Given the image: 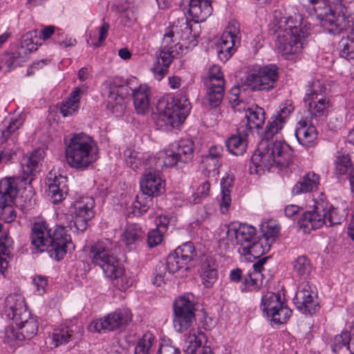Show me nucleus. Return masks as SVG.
I'll list each match as a JSON object with an SVG mask.
<instances>
[{"label":"nucleus","instance_id":"obj_1","mask_svg":"<svg viewBox=\"0 0 354 354\" xmlns=\"http://www.w3.org/2000/svg\"><path fill=\"white\" fill-rule=\"evenodd\" d=\"M272 17L274 31L277 34L276 47L285 59H289L303 48L310 34L309 28L304 25L300 16L286 17L282 9L275 10Z\"/></svg>","mask_w":354,"mask_h":354},{"label":"nucleus","instance_id":"obj_2","mask_svg":"<svg viewBox=\"0 0 354 354\" xmlns=\"http://www.w3.org/2000/svg\"><path fill=\"white\" fill-rule=\"evenodd\" d=\"M181 21L180 28L177 25H174L165 30L157 59L151 68L158 80H161L167 74L173 59L182 49L183 44L180 43V39L192 46L197 44L196 35H192V29L187 18L183 17Z\"/></svg>","mask_w":354,"mask_h":354},{"label":"nucleus","instance_id":"obj_3","mask_svg":"<svg viewBox=\"0 0 354 354\" xmlns=\"http://www.w3.org/2000/svg\"><path fill=\"white\" fill-rule=\"evenodd\" d=\"M30 239L32 252L47 251L52 259L58 261L63 259L67 248L72 244L64 223L52 232L46 221L35 222L32 227Z\"/></svg>","mask_w":354,"mask_h":354},{"label":"nucleus","instance_id":"obj_4","mask_svg":"<svg viewBox=\"0 0 354 354\" xmlns=\"http://www.w3.org/2000/svg\"><path fill=\"white\" fill-rule=\"evenodd\" d=\"M226 235L245 260L252 261L270 251V246L257 236L255 227L247 224H232Z\"/></svg>","mask_w":354,"mask_h":354},{"label":"nucleus","instance_id":"obj_5","mask_svg":"<svg viewBox=\"0 0 354 354\" xmlns=\"http://www.w3.org/2000/svg\"><path fill=\"white\" fill-rule=\"evenodd\" d=\"M292 151L285 142H261L258 153L251 158L250 172L259 174L261 171H270L272 167H287L292 161Z\"/></svg>","mask_w":354,"mask_h":354},{"label":"nucleus","instance_id":"obj_6","mask_svg":"<svg viewBox=\"0 0 354 354\" xmlns=\"http://www.w3.org/2000/svg\"><path fill=\"white\" fill-rule=\"evenodd\" d=\"M324 30L331 35H339L353 23V18L347 15L346 8L338 5L334 11L330 0H308Z\"/></svg>","mask_w":354,"mask_h":354},{"label":"nucleus","instance_id":"obj_7","mask_svg":"<svg viewBox=\"0 0 354 354\" xmlns=\"http://www.w3.org/2000/svg\"><path fill=\"white\" fill-rule=\"evenodd\" d=\"M66 158L73 168L82 170L88 167L97 158L95 142L85 133L75 134L66 148Z\"/></svg>","mask_w":354,"mask_h":354},{"label":"nucleus","instance_id":"obj_8","mask_svg":"<svg viewBox=\"0 0 354 354\" xmlns=\"http://www.w3.org/2000/svg\"><path fill=\"white\" fill-rule=\"evenodd\" d=\"M157 110L160 119L165 125L177 128L187 117L190 111V104L185 96L177 95L160 100Z\"/></svg>","mask_w":354,"mask_h":354},{"label":"nucleus","instance_id":"obj_9","mask_svg":"<svg viewBox=\"0 0 354 354\" xmlns=\"http://www.w3.org/2000/svg\"><path fill=\"white\" fill-rule=\"evenodd\" d=\"M194 144L189 140H180L171 144L167 149L158 153L160 167H181L189 162L194 157Z\"/></svg>","mask_w":354,"mask_h":354},{"label":"nucleus","instance_id":"obj_10","mask_svg":"<svg viewBox=\"0 0 354 354\" xmlns=\"http://www.w3.org/2000/svg\"><path fill=\"white\" fill-rule=\"evenodd\" d=\"M95 201L93 197L84 196L76 200L70 208V212L75 214L73 221L68 220L66 214L60 215L59 219H66V229L69 228L73 232H84L88 227V222L95 215L93 207Z\"/></svg>","mask_w":354,"mask_h":354},{"label":"nucleus","instance_id":"obj_11","mask_svg":"<svg viewBox=\"0 0 354 354\" xmlns=\"http://www.w3.org/2000/svg\"><path fill=\"white\" fill-rule=\"evenodd\" d=\"M89 258L92 263L100 266L106 277L120 274V270H116L118 259L112 252V243L109 239L94 243L90 248Z\"/></svg>","mask_w":354,"mask_h":354},{"label":"nucleus","instance_id":"obj_12","mask_svg":"<svg viewBox=\"0 0 354 354\" xmlns=\"http://www.w3.org/2000/svg\"><path fill=\"white\" fill-rule=\"evenodd\" d=\"M278 68L275 65H267L248 72L245 84L253 91H270L278 81Z\"/></svg>","mask_w":354,"mask_h":354},{"label":"nucleus","instance_id":"obj_13","mask_svg":"<svg viewBox=\"0 0 354 354\" xmlns=\"http://www.w3.org/2000/svg\"><path fill=\"white\" fill-rule=\"evenodd\" d=\"M308 93L304 97L306 106L312 118H321L328 115L329 101L322 94L326 88L319 81L308 82Z\"/></svg>","mask_w":354,"mask_h":354},{"label":"nucleus","instance_id":"obj_14","mask_svg":"<svg viewBox=\"0 0 354 354\" xmlns=\"http://www.w3.org/2000/svg\"><path fill=\"white\" fill-rule=\"evenodd\" d=\"M173 324L178 333L187 330L195 321L196 308L189 296L183 295L177 298L173 304Z\"/></svg>","mask_w":354,"mask_h":354},{"label":"nucleus","instance_id":"obj_15","mask_svg":"<svg viewBox=\"0 0 354 354\" xmlns=\"http://www.w3.org/2000/svg\"><path fill=\"white\" fill-rule=\"evenodd\" d=\"M132 314L128 308H119L106 316L93 321L88 325L91 332L106 333L127 326L131 322Z\"/></svg>","mask_w":354,"mask_h":354},{"label":"nucleus","instance_id":"obj_16","mask_svg":"<svg viewBox=\"0 0 354 354\" xmlns=\"http://www.w3.org/2000/svg\"><path fill=\"white\" fill-rule=\"evenodd\" d=\"M241 41L240 25L235 20L230 21L221 37L218 58L223 62L228 60L234 52V47Z\"/></svg>","mask_w":354,"mask_h":354},{"label":"nucleus","instance_id":"obj_17","mask_svg":"<svg viewBox=\"0 0 354 354\" xmlns=\"http://www.w3.org/2000/svg\"><path fill=\"white\" fill-rule=\"evenodd\" d=\"M124 84V80L118 77L109 79L104 83L109 89L107 107L117 116L121 115L126 109L122 91L127 88Z\"/></svg>","mask_w":354,"mask_h":354},{"label":"nucleus","instance_id":"obj_18","mask_svg":"<svg viewBox=\"0 0 354 354\" xmlns=\"http://www.w3.org/2000/svg\"><path fill=\"white\" fill-rule=\"evenodd\" d=\"M18 326L16 330L12 326H8L5 330V338L7 343L10 344L12 341H22L30 339L35 337L38 331V324L36 319L30 317L27 319H23L15 322Z\"/></svg>","mask_w":354,"mask_h":354},{"label":"nucleus","instance_id":"obj_19","mask_svg":"<svg viewBox=\"0 0 354 354\" xmlns=\"http://www.w3.org/2000/svg\"><path fill=\"white\" fill-rule=\"evenodd\" d=\"M151 162H155L156 167L145 169L143 177L140 183V187L141 192L148 196H157L162 194L165 189L164 181L159 176V169L163 167L159 166L158 159L153 158Z\"/></svg>","mask_w":354,"mask_h":354},{"label":"nucleus","instance_id":"obj_20","mask_svg":"<svg viewBox=\"0 0 354 354\" xmlns=\"http://www.w3.org/2000/svg\"><path fill=\"white\" fill-rule=\"evenodd\" d=\"M328 208V203L322 199L316 201L312 210L304 212L298 221L300 228L304 232H310L325 224V216L324 213Z\"/></svg>","mask_w":354,"mask_h":354},{"label":"nucleus","instance_id":"obj_21","mask_svg":"<svg viewBox=\"0 0 354 354\" xmlns=\"http://www.w3.org/2000/svg\"><path fill=\"white\" fill-rule=\"evenodd\" d=\"M293 301L297 308L304 314H314L319 308L313 288L308 281L301 283Z\"/></svg>","mask_w":354,"mask_h":354},{"label":"nucleus","instance_id":"obj_22","mask_svg":"<svg viewBox=\"0 0 354 354\" xmlns=\"http://www.w3.org/2000/svg\"><path fill=\"white\" fill-rule=\"evenodd\" d=\"M187 263L180 256L175 255L174 252L171 253L167 258L166 263L160 262L157 265L156 269V274L153 283L156 286H160L168 279V276L170 274L175 273L183 268L187 270V267L186 266Z\"/></svg>","mask_w":354,"mask_h":354},{"label":"nucleus","instance_id":"obj_23","mask_svg":"<svg viewBox=\"0 0 354 354\" xmlns=\"http://www.w3.org/2000/svg\"><path fill=\"white\" fill-rule=\"evenodd\" d=\"M5 313L8 317L15 322L27 319L30 316L24 297L18 294L9 295L5 301Z\"/></svg>","mask_w":354,"mask_h":354},{"label":"nucleus","instance_id":"obj_24","mask_svg":"<svg viewBox=\"0 0 354 354\" xmlns=\"http://www.w3.org/2000/svg\"><path fill=\"white\" fill-rule=\"evenodd\" d=\"M67 178L50 172L46 178L48 196L53 203L62 201L68 192Z\"/></svg>","mask_w":354,"mask_h":354},{"label":"nucleus","instance_id":"obj_25","mask_svg":"<svg viewBox=\"0 0 354 354\" xmlns=\"http://www.w3.org/2000/svg\"><path fill=\"white\" fill-rule=\"evenodd\" d=\"M44 151L38 148L30 153H26L21 160V166L24 175L20 177L21 181L25 184H30L39 162L44 158Z\"/></svg>","mask_w":354,"mask_h":354},{"label":"nucleus","instance_id":"obj_26","mask_svg":"<svg viewBox=\"0 0 354 354\" xmlns=\"http://www.w3.org/2000/svg\"><path fill=\"white\" fill-rule=\"evenodd\" d=\"M265 120L264 109L257 105H252L245 109L244 119L240 122L239 126L248 129L250 133L252 129H261L265 123Z\"/></svg>","mask_w":354,"mask_h":354},{"label":"nucleus","instance_id":"obj_27","mask_svg":"<svg viewBox=\"0 0 354 354\" xmlns=\"http://www.w3.org/2000/svg\"><path fill=\"white\" fill-rule=\"evenodd\" d=\"M248 129L238 127L236 134L232 135L225 141L228 151L235 156L243 155L247 149L248 137Z\"/></svg>","mask_w":354,"mask_h":354},{"label":"nucleus","instance_id":"obj_28","mask_svg":"<svg viewBox=\"0 0 354 354\" xmlns=\"http://www.w3.org/2000/svg\"><path fill=\"white\" fill-rule=\"evenodd\" d=\"M188 13L195 23L203 22L212 15L211 0H187Z\"/></svg>","mask_w":354,"mask_h":354},{"label":"nucleus","instance_id":"obj_29","mask_svg":"<svg viewBox=\"0 0 354 354\" xmlns=\"http://www.w3.org/2000/svg\"><path fill=\"white\" fill-rule=\"evenodd\" d=\"M203 83L207 88V99L212 107H217L222 102L225 92L224 79L218 81L203 80Z\"/></svg>","mask_w":354,"mask_h":354},{"label":"nucleus","instance_id":"obj_30","mask_svg":"<svg viewBox=\"0 0 354 354\" xmlns=\"http://www.w3.org/2000/svg\"><path fill=\"white\" fill-rule=\"evenodd\" d=\"M133 101L137 113L145 115L150 108L149 89L146 85H140L132 90Z\"/></svg>","mask_w":354,"mask_h":354},{"label":"nucleus","instance_id":"obj_31","mask_svg":"<svg viewBox=\"0 0 354 354\" xmlns=\"http://www.w3.org/2000/svg\"><path fill=\"white\" fill-rule=\"evenodd\" d=\"M17 194V183L13 178H6L0 180V208L13 205Z\"/></svg>","mask_w":354,"mask_h":354},{"label":"nucleus","instance_id":"obj_32","mask_svg":"<svg viewBox=\"0 0 354 354\" xmlns=\"http://www.w3.org/2000/svg\"><path fill=\"white\" fill-rule=\"evenodd\" d=\"M297 140L301 145L308 147L317 138V131L314 126H308L306 120H300L295 132Z\"/></svg>","mask_w":354,"mask_h":354},{"label":"nucleus","instance_id":"obj_33","mask_svg":"<svg viewBox=\"0 0 354 354\" xmlns=\"http://www.w3.org/2000/svg\"><path fill=\"white\" fill-rule=\"evenodd\" d=\"M319 184V176L315 172H308L294 185L292 193L301 194L313 192L317 189Z\"/></svg>","mask_w":354,"mask_h":354},{"label":"nucleus","instance_id":"obj_34","mask_svg":"<svg viewBox=\"0 0 354 354\" xmlns=\"http://www.w3.org/2000/svg\"><path fill=\"white\" fill-rule=\"evenodd\" d=\"M335 172L336 175H348L351 189L354 193V166H352L351 160L348 155H342L336 157Z\"/></svg>","mask_w":354,"mask_h":354},{"label":"nucleus","instance_id":"obj_35","mask_svg":"<svg viewBox=\"0 0 354 354\" xmlns=\"http://www.w3.org/2000/svg\"><path fill=\"white\" fill-rule=\"evenodd\" d=\"M76 327L73 326H62L53 330L50 339L51 345L56 348L62 344H66L73 339L75 335Z\"/></svg>","mask_w":354,"mask_h":354},{"label":"nucleus","instance_id":"obj_36","mask_svg":"<svg viewBox=\"0 0 354 354\" xmlns=\"http://www.w3.org/2000/svg\"><path fill=\"white\" fill-rule=\"evenodd\" d=\"M234 178L232 175L226 174L221 180V196L220 207L222 214H225L231 205V192L233 187Z\"/></svg>","mask_w":354,"mask_h":354},{"label":"nucleus","instance_id":"obj_37","mask_svg":"<svg viewBox=\"0 0 354 354\" xmlns=\"http://www.w3.org/2000/svg\"><path fill=\"white\" fill-rule=\"evenodd\" d=\"M144 232L141 227L136 223L127 225L122 234V241L130 250L142 241Z\"/></svg>","mask_w":354,"mask_h":354},{"label":"nucleus","instance_id":"obj_38","mask_svg":"<svg viewBox=\"0 0 354 354\" xmlns=\"http://www.w3.org/2000/svg\"><path fill=\"white\" fill-rule=\"evenodd\" d=\"M32 35V32H27L22 36L20 46L17 53L13 55L12 62H17V59H19V62H25L27 55L37 49L33 41Z\"/></svg>","mask_w":354,"mask_h":354},{"label":"nucleus","instance_id":"obj_39","mask_svg":"<svg viewBox=\"0 0 354 354\" xmlns=\"http://www.w3.org/2000/svg\"><path fill=\"white\" fill-rule=\"evenodd\" d=\"M203 336L202 333L196 335L194 330L189 331L187 337V342L189 344L187 348V354H212L210 347L201 346V337Z\"/></svg>","mask_w":354,"mask_h":354},{"label":"nucleus","instance_id":"obj_40","mask_svg":"<svg viewBox=\"0 0 354 354\" xmlns=\"http://www.w3.org/2000/svg\"><path fill=\"white\" fill-rule=\"evenodd\" d=\"M153 197L156 196H148L141 192V194L136 196V201L132 204L129 214H132L134 216H139L147 212L153 205Z\"/></svg>","mask_w":354,"mask_h":354},{"label":"nucleus","instance_id":"obj_41","mask_svg":"<svg viewBox=\"0 0 354 354\" xmlns=\"http://www.w3.org/2000/svg\"><path fill=\"white\" fill-rule=\"evenodd\" d=\"M80 90L77 88L69 97L62 102L60 106V113L64 117L71 115L79 106Z\"/></svg>","mask_w":354,"mask_h":354},{"label":"nucleus","instance_id":"obj_42","mask_svg":"<svg viewBox=\"0 0 354 354\" xmlns=\"http://www.w3.org/2000/svg\"><path fill=\"white\" fill-rule=\"evenodd\" d=\"M267 261L266 257L260 259L252 265L253 271L250 272L245 278V282L247 285L251 286H258L261 284L263 274L261 270L263 269V265Z\"/></svg>","mask_w":354,"mask_h":354},{"label":"nucleus","instance_id":"obj_43","mask_svg":"<svg viewBox=\"0 0 354 354\" xmlns=\"http://www.w3.org/2000/svg\"><path fill=\"white\" fill-rule=\"evenodd\" d=\"M261 304L263 312L268 317L277 308L281 307L283 302L281 301L279 295L268 292L262 297Z\"/></svg>","mask_w":354,"mask_h":354},{"label":"nucleus","instance_id":"obj_44","mask_svg":"<svg viewBox=\"0 0 354 354\" xmlns=\"http://www.w3.org/2000/svg\"><path fill=\"white\" fill-rule=\"evenodd\" d=\"M222 152L223 148L221 146H212L210 147L208 154L203 160L209 171L218 170L221 165L219 159L222 156Z\"/></svg>","mask_w":354,"mask_h":354},{"label":"nucleus","instance_id":"obj_45","mask_svg":"<svg viewBox=\"0 0 354 354\" xmlns=\"http://www.w3.org/2000/svg\"><path fill=\"white\" fill-rule=\"evenodd\" d=\"M293 270L297 276L306 279L312 271L310 260L304 255L299 256L292 261Z\"/></svg>","mask_w":354,"mask_h":354},{"label":"nucleus","instance_id":"obj_46","mask_svg":"<svg viewBox=\"0 0 354 354\" xmlns=\"http://www.w3.org/2000/svg\"><path fill=\"white\" fill-rule=\"evenodd\" d=\"M261 230L263 234V239H260V241H264L265 244L267 243L270 247L271 244L274 242L279 236V227L274 221H269L263 225Z\"/></svg>","mask_w":354,"mask_h":354},{"label":"nucleus","instance_id":"obj_47","mask_svg":"<svg viewBox=\"0 0 354 354\" xmlns=\"http://www.w3.org/2000/svg\"><path fill=\"white\" fill-rule=\"evenodd\" d=\"M324 213L326 214L325 225L328 226L339 225L345 219V214L342 211L334 208L328 203V208Z\"/></svg>","mask_w":354,"mask_h":354},{"label":"nucleus","instance_id":"obj_48","mask_svg":"<svg viewBox=\"0 0 354 354\" xmlns=\"http://www.w3.org/2000/svg\"><path fill=\"white\" fill-rule=\"evenodd\" d=\"M337 49L339 55L346 59H354V42L349 37H343L339 41Z\"/></svg>","mask_w":354,"mask_h":354},{"label":"nucleus","instance_id":"obj_49","mask_svg":"<svg viewBox=\"0 0 354 354\" xmlns=\"http://www.w3.org/2000/svg\"><path fill=\"white\" fill-rule=\"evenodd\" d=\"M175 255L180 256L185 261L189 263L197 256L195 248L192 242H187L178 247L174 252Z\"/></svg>","mask_w":354,"mask_h":354},{"label":"nucleus","instance_id":"obj_50","mask_svg":"<svg viewBox=\"0 0 354 354\" xmlns=\"http://www.w3.org/2000/svg\"><path fill=\"white\" fill-rule=\"evenodd\" d=\"M285 123L276 115L271 117L264 132V138L267 140L272 138L283 127Z\"/></svg>","mask_w":354,"mask_h":354},{"label":"nucleus","instance_id":"obj_51","mask_svg":"<svg viewBox=\"0 0 354 354\" xmlns=\"http://www.w3.org/2000/svg\"><path fill=\"white\" fill-rule=\"evenodd\" d=\"M127 165L133 169H138L142 165V153L132 149L124 151Z\"/></svg>","mask_w":354,"mask_h":354},{"label":"nucleus","instance_id":"obj_52","mask_svg":"<svg viewBox=\"0 0 354 354\" xmlns=\"http://www.w3.org/2000/svg\"><path fill=\"white\" fill-rule=\"evenodd\" d=\"M291 314L292 310L283 303L281 307L277 308L268 317L274 324H281L286 322Z\"/></svg>","mask_w":354,"mask_h":354},{"label":"nucleus","instance_id":"obj_53","mask_svg":"<svg viewBox=\"0 0 354 354\" xmlns=\"http://www.w3.org/2000/svg\"><path fill=\"white\" fill-rule=\"evenodd\" d=\"M154 339L155 337L151 333H145L136 346L134 354H149Z\"/></svg>","mask_w":354,"mask_h":354},{"label":"nucleus","instance_id":"obj_54","mask_svg":"<svg viewBox=\"0 0 354 354\" xmlns=\"http://www.w3.org/2000/svg\"><path fill=\"white\" fill-rule=\"evenodd\" d=\"M350 339L351 336L348 331H343L340 334L335 335L330 342V347L333 352L337 353L344 346H346L348 348Z\"/></svg>","mask_w":354,"mask_h":354},{"label":"nucleus","instance_id":"obj_55","mask_svg":"<svg viewBox=\"0 0 354 354\" xmlns=\"http://www.w3.org/2000/svg\"><path fill=\"white\" fill-rule=\"evenodd\" d=\"M120 270L122 272L120 274L115 273L113 277H108L109 278L114 280V285L118 288L120 290H126L132 285V280L128 278L124 274V270L118 264L117 269Z\"/></svg>","mask_w":354,"mask_h":354},{"label":"nucleus","instance_id":"obj_56","mask_svg":"<svg viewBox=\"0 0 354 354\" xmlns=\"http://www.w3.org/2000/svg\"><path fill=\"white\" fill-rule=\"evenodd\" d=\"M115 9L121 13V20L124 26H129L136 20L135 14L129 5H118L115 7Z\"/></svg>","mask_w":354,"mask_h":354},{"label":"nucleus","instance_id":"obj_57","mask_svg":"<svg viewBox=\"0 0 354 354\" xmlns=\"http://www.w3.org/2000/svg\"><path fill=\"white\" fill-rule=\"evenodd\" d=\"M21 125L22 122L21 119L15 118L11 120L8 124L5 127V129L1 130V143L6 142L10 136L15 133Z\"/></svg>","mask_w":354,"mask_h":354},{"label":"nucleus","instance_id":"obj_58","mask_svg":"<svg viewBox=\"0 0 354 354\" xmlns=\"http://www.w3.org/2000/svg\"><path fill=\"white\" fill-rule=\"evenodd\" d=\"M210 189V184L208 181H204L196 189L193 194V203H199L201 200L207 197L209 195Z\"/></svg>","mask_w":354,"mask_h":354},{"label":"nucleus","instance_id":"obj_59","mask_svg":"<svg viewBox=\"0 0 354 354\" xmlns=\"http://www.w3.org/2000/svg\"><path fill=\"white\" fill-rule=\"evenodd\" d=\"M163 233L160 230H151L147 234L148 246L152 248L160 244L163 240Z\"/></svg>","mask_w":354,"mask_h":354},{"label":"nucleus","instance_id":"obj_60","mask_svg":"<svg viewBox=\"0 0 354 354\" xmlns=\"http://www.w3.org/2000/svg\"><path fill=\"white\" fill-rule=\"evenodd\" d=\"M17 214L13 205L0 208V219L6 223H11L16 218Z\"/></svg>","mask_w":354,"mask_h":354},{"label":"nucleus","instance_id":"obj_61","mask_svg":"<svg viewBox=\"0 0 354 354\" xmlns=\"http://www.w3.org/2000/svg\"><path fill=\"white\" fill-rule=\"evenodd\" d=\"M294 109L292 102L287 100L280 105L279 110L275 115L286 122Z\"/></svg>","mask_w":354,"mask_h":354},{"label":"nucleus","instance_id":"obj_62","mask_svg":"<svg viewBox=\"0 0 354 354\" xmlns=\"http://www.w3.org/2000/svg\"><path fill=\"white\" fill-rule=\"evenodd\" d=\"M201 277L203 284L207 288H211L217 279V270L201 271Z\"/></svg>","mask_w":354,"mask_h":354},{"label":"nucleus","instance_id":"obj_63","mask_svg":"<svg viewBox=\"0 0 354 354\" xmlns=\"http://www.w3.org/2000/svg\"><path fill=\"white\" fill-rule=\"evenodd\" d=\"M12 240L8 234L3 233L0 237V255L9 256Z\"/></svg>","mask_w":354,"mask_h":354},{"label":"nucleus","instance_id":"obj_64","mask_svg":"<svg viewBox=\"0 0 354 354\" xmlns=\"http://www.w3.org/2000/svg\"><path fill=\"white\" fill-rule=\"evenodd\" d=\"M221 79H224L223 74L221 70V67L216 65H214L209 69L207 75L205 77L203 80H216L218 81V82H221Z\"/></svg>","mask_w":354,"mask_h":354}]
</instances>
